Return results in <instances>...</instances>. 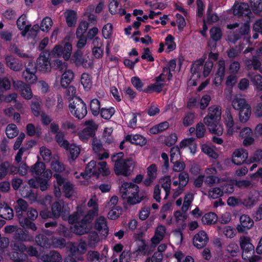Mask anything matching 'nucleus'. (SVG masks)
<instances>
[{
    "label": "nucleus",
    "instance_id": "69168bd1",
    "mask_svg": "<svg viewBox=\"0 0 262 262\" xmlns=\"http://www.w3.org/2000/svg\"><path fill=\"white\" fill-rule=\"evenodd\" d=\"M52 68L55 70H59V71H62L66 68V66L65 62H62V60L56 59L51 61V69Z\"/></svg>",
    "mask_w": 262,
    "mask_h": 262
},
{
    "label": "nucleus",
    "instance_id": "bf43d9fd",
    "mask_svg": "<svg viewBox=\"0 0 262 262\" xmlns=\"http://www.w3.org/2000/svg\"><path fill=\"white\" fill-rule=\"evenodd\" d=\"M112 30L113 25L111 23H107L103 27L102 33L105 39H108L111 37Z\"/></svg>",
    "mask_w": 262,
    "mask_h": 262
},
{
    "label": "nucleus",
    "instance_id": "393cba45",
    "mask_svg": "<svg viewBox=\"0 0 262 262\" xmlns=\"http://www.w3.org/2000/svg\"><path fill=\"white\" fill-rule=\"evenodd\" d=\"M37 245L43 248H50L52 245V239L43 234H39L34 237Z\"/></svg>",
    "mask_w": 262,
    "mask_h": 262
},
{
    "label": "nucleus",
    "instance_id": "79ce46f5",
    "mask_svg": "<svg viewBox=\"0 0 262 262\" xmlns=\"http://www.w3.org/2000/svg\"><path fill=\"white\" fill-rule=\"evenodd\" d=\"M251 115V106L244 108L243 110H240L239 112V119L241 122L245 123L249 119Z\"/></svg>",
    "mask_w": 262,
    "mask_h": 262
},
{
    "label": "nucleus",
    "instance_id": "cd10ccee",
    "mask_svg": "<svg viewBox=\"0 0 262 262\" xmlns=\"http://www.w3.org/2000/svg\"><path fill=\"white\" fill-rule=\"evenodd\" d=\"M71 60L77 67L85 64L87 60L83 57V52L81 50H77L72 56Z\"/></svg>",
    "mask_w": 262,
    "mask_h": 262
},
{
    "label": "nucleus",
    "instance_id": "8fccbe9b",
    "mask_svg": "<svg viewBox=\"0 0 262 262\" xmlns=\"http://www.w3.org/2000/svg\"><path fill=\"white\" fill-rule=\"evenodd\" d=\"M251 8L255 14H259L262 11V0H250Z\"/></svg>",
    "mask_w": 262,
    "mask_h": 262
},
{
    "label": "nucleus",
    "instance_id": "a878e982",
    "mask_svg": "<svg viewBox=\"0 0 262 262\" xmlns=\"http://www.w3.org/2000/svg\"><path fill=\"white\" fill-rule=\"evenodd\" d=\"M85 224L81 223V221L77 223L71 227L72 231L77 235H82L85 234H88L92 230V227L86 225Z\"/></svg>",
    "mask_w": 262,
    "mask_h": 262
},
{
    "label": "nucleus",
    "instance_id": "7c9ffc66",
    "mask_svg": "<svg viewBox=\"0 0 262 262\" xmlns=\"http://www.w3.org/2000/svg\"><path fill=\"white\" fill-rule=\"evenodd\" d=\"M161 183V186L165 191V196L164 199H166L170 192L171 177L170 176H167L163 177L160 180Z\"/></svg>",
    "mask_w": 262,
    "mask_h": 262
},
{
    "label": "nucleus",
    "instance_id": "f8f14e48",
    "mask_svg": "<svg viewBox=\"0 0 262 262\" xmlns=\"http://www.w3.org/2000/svg\"><path fill=\"white\" fill-rule=\"evenodd\" d=\"M13 86L16 91L20 93L21 96L26 99H30L32 97V92L29 85L21 81L13 82Z\"/></svg>",
    "mask_w": 262,
    "mask_h": 262
},
{
    "label": "nucleus",
    "instance_id": "680f3d73",
    "mask_svg": "<svg viewBox=\"0 0 262 262\" xmlns=\"http://www.w3.org/2000/svg\"><path fill=\"white\" fill-rule=\"evenodd\" d=\"M50 57H59L63 56V47L61 45H56L51 52H49Z\"/></svg>",
    "mask_w": 262,
    "mask_h": 262
},
{
    "label": "nucleus",
    "instance_id": "c03bdc74",
    "mask_svg": "<svg viewBox=\"0 0 262 262\" xmlns=\"http://www.w3.org/2000/svg\"><path fill=\"white\" fill-rule=\"evenodd\" d=\"M115 110L114 107L109 108L102 107L100 111L101 117L105 120H109L114 115Z\"/></svg>",
    "mask_w": 262,
    "mask_h": 262
},
{
    "label": "nucleus",
    "instance_id": "473e14b6",
    "mask_svg": "<svg viewBox=\"0 0 262 262\" xmlns=\"http://www.w3.org/2000/svg\"><path fill=\"white\" fill-rule=\"evenodd\" d=\"M17 244H15V247H16L17 250H18L20 252L26 251L27 253L31 256H36L38 255V251L36 248L32 246H26L24 244L20 243L19 246H17L16 245Z\"/></svg>",
    "mask_w": 262,
    "mask_h": 262
},
{
    "label": "nucleus",
    "instance_id": "2f4dec72",
    "mask_svg": "<svg viewBox=\"0 0 262 262\" xmlns=\"http://www.w3.org/2000/svg\"><path fill=\"white\" fill-rule=\"evenodd\" d=\"M88 260L91 262H106V257L97 251H90L88 253Z\"/></svg>",
    "mask_w": 262,
    "mask_h": 262
},
{
    "label": "nucleus",
    "instance_id": "7ed1b4c3",
    "mask_svg": "<svg viewBox=\"0 0 262 262\" xmlns=\"http://www.w3.org/2000/svg\"><path fill=\"white\" fill-rule=\"evenodd\" d=\"M121 196L127 199L128 204L135 205L141 202L145 198V196L139 193V186L132 182H124L119 187Z\"/></svg>",
    "mask_w": 262,
    "mask_h": 262
},
{
    "label": "nucleus",
    "instance_id": "0eeeda50",
    "mask_svg": "<svg viewBox=\"0 0 262 262\" xmlns=\"http://www.w3.org/2000/svg\"><path fill=\"white\" fill-rule=\"evenodd\" d=\"M51 211L53 217L56 220L61 216L63 220H66V215L68 211L63 200H59L53 202L51 205Z\"/></svg>",
    "mask_w": 262,
    "mask_h": 262
},
{
    "label": "nucleus",
    "instance_id": "0e129e2a",
    "mask_svg": "<svg viewBox=\"0 0 262 262\" xmlns=\"http://www.w3.org/2000/svg\"><path fill=\"white\" fill-rule=\"evenodd\" d=\"M224 194L223 192V190L220 187H214L212 189V190H210L208 192V196L210 198H211L213 199H215L219 198Z\"/></svg>",
    "mask_w": 262,
    "mask_h": 262
},
{
    "label": "nucleus",
    "instance_id": "4d7b16f0",
    "mask_svg": "<svg viewBox=\"0 0 262 262\" xmlns=\"http://www.w3.org/2000/svg\"><path fill=\"white\" fill-rule=\"evenodd\" d=\"M72 46L69 42H66L63 48V58L65 60H68L72 53Z\"/></svg>",
    "mask_w": 262,
    "mask_h": 262
},
{
    "label": "nucleus",
    "instance_id": "a18cd8bd",
    "mask_svg": "<svg viewBox=\"0 0 262 262\" xmlns=\"http://www.w3.org/2000/svg\"><path fill=\"white\" fill-rule=\"evenodd\" d=\"M250 105L248 104L245 99L243 98H236L233 100L232 106L236 110H242L244 108L248 107Z\"/></svg>",
    "mask_w": 262,
    "mask_h": 262
},
{
    "label": "nucleus",
    "instance_id": "f704fd0d",
    "mask_svg": "<svg viewBox=\"0 0 262 262\" xmlns=\"http://www.w3.org/2000/svg\"><path fill=\"white\" fill-rule=\"evenodd\" d=\"M97 171H95L94 174L98 177L101 174L102 176H107L110 174V171L107 166V163L105 161L99 162L97 163Z\"/></svg>",
    "mask_w": 262,
    "mask_h": 262
},
{
    "label": "nucleus",
    "instance_id": "ea45409f",
    "mask_svg": "<svg viewBox=\"0 0 262 262\" xmlns=\"http://www.w3.org/2000/svg\"><path fill=\"white\" fill-rule=\"evenodd\" d=\"M80 82L85 91L90 90L92 86L91 75L84 73L81 75Z\"/></svg>",
    "mask_w": 262,
    "mask_h": 262
},
{
    "label": "nucleus",
    "instance_id": "a19ab883",
    "mask_svg": "<svg viewBox=\"0 0 262 262\" xmlns=\"http://www.w3.org/2000/svg\"><path fill=\"white\" fill-rule=\"evenodd\" d=\"M90 108L93 115L97 116L101 108L99 100L96 98L92 99L90 103Z\"/></svg>",
    "mask_w": 262,
    "mask_h": 262
},
{
    "label": "nucleus",
    "instance_id": "4be33fe9",
    "mask_svg": "<svg viewBox=\"0 0 262 262\" xmlns=\"http://www.w3.org/2000/svg\"><path fill=\"white\" fill-rule=\"evenodd\" d=\"M13 238L15 241L18 242H33L34 240L33 235L29 234L27 230L22 229L15 231L13 234Z\"/></svg>",
    "mask_w": 262,
    "mask_h": 262
},
{
    "label": "nucleus",
    "instance_id": "603ef678",
    "mask_svg": "<svg viewBox=\"0 0 262 262\" xmlns=\"http://www.w3.org/2000/svg\"><path fill=\"white\" fill-rule=\"evenodd\" d=\"M52 169L56 172H62L65 170V166L58 160L52 161L51 164Z\"/></svg>",
    "mask_w": 262,
    "mask_h": 262
},
{
    "label": "nucleus",
    "instance_id": "423d86ee",
    "mask_svg": "<svg viewBox=\"0 0 262 262\" xmlns=\"http://www.w3.org/2000/svg\"><path fill=\"white\" fill-rule=\"evenodd\" d=\"M34 64L36 70L39 72H49L51 69V59L50 57L49 51L45 50L41 52L36 60V62Z\"/></svg>",
    "mask_w": 262,
    "mask_h": 262
},
{
    "label": "nucleus",
    "instance_id": "49530a36",
    "mask_svg": "<svg viewBox=\"0 0 262 262\" xmlns=\"http://www.w3.org/2000/svg\"><path fill=\"white\" fill-rule=\"evenodd\" d=\"M74 185L69 181H67L62 187V191L67 198H70L74 193Z\"/></svg>",
    "mask_w": 262,
    "mask_h": 262
},
{
    "label": "nucleus",
    "instance_id": "aec40b11",
    "mask_svg": "<svg viewBox=\"0 0 262 262\" xmlns=\"http://www.w3.org/2000/svg\"><path fill=\"white\" fill-rule=\"evenodd\" d=\"M225 74V63L224 59H220L217 65V70L215 74L214 84H220L223 80Z\"/></svg>",
    "mask_w": 262,
    "mask_h": 262
},
{
    "label": "nucleus",
    "instance_id": "dca6fc26",
    "mask_svg": "<svg viewBox=\"0 0 262 262\" xmlns=\"http://www.w3.org/2000/svg\"><path fill=\"white\" fill-rule=\"evenodd\" d=\"M240 224L237 225V229L238 232H244L251 229L254 225L253 220L246 214H243L239 217Z\"/></svg>",
    "mask_w": 262,
    "mask_h": 262
},
{
    "label": "nucleus",
    "instance_id": "f257e3e1",
    "mask_svg": "<svg viewBox=\"0 0 262 262\" xmlns=\"http://www.w3.org/2000/svg\"><path fill=\"white\" fill-rule=\"evenodd\" d=\"M50 132L55 135V140L58 145L70 152V158L72 160H76L80 152V149L75 144H70V142L65 139L66 133L62 131L59 128V124L55 122H53L50 126Z\"/></svg>",
    "mask_w": 262,
    "mask_h": 262
},
{
    "label": "nucleus",
    "instance_id": "338daca9",
    "mask_svg": "<svg viewBox=\"0 0 262 262\" xmlns=\"http://www.w3.org/2000/svg\"><path fill=\"white\" fill-rule=\"evenodd\" d=\"M206 132L205 125L202 122L198 123L196 125V137L198 138H202L204 137Z\"/></svg>",
    "mask_w": 262,
    "mask_h": 262
},
{
    "label": "nucleus",
    "instance_id": "3c124183",
    "mask_svg": "<svg viewBox=\"0 0 262 262\" xmlns=\"http://www.w3.org/2000/svg\"><path fill=\"white\" fill-rule=\"evenodd\" d=\"M174 40V37L171 34H168L165 38V43L168 52L172 51L176 48V43Z\"/></svg>",
    "mask_w": 262,
    "mask_h": 262
},
{
    "label": "nucleus",
    "instance_id": "72a5a7b5",
    "mask_svg": "<svg viewBox=\"0 0 262 262\" xmlns=\"http://www.w3.org/2000/svg\"><path fill=\"white\" fill-rule=\"evenodd\" d=\"M225 120V124L227 128V134L229 135H232L234 132L233 129L234 121L232 115L229 111H226V117Z\"/></svg>",
    "mask_w": 262,
    "mask_h": 262
},
{
    "label": "nucleus",
    "instance_id": "13d9d810",
    "mask_svg": "<svg viewBox=\"0 0 262 262\" xmlns=\"http://www.w3.org/2000/svg\"><path fill=\"white\" fill-rule=\"evenodd\" d=\"M194 114L193 113H187L183 118V125L184 126H188L192 125L194 122Z\"/></svg>",
    "mask_w": 262,
    "mask_h": 262
},
{
    "label": "nucleus",
    "instance_id": "ddd939ff",
    "mask_svg": "<svg viewBox=\"0 0 262 262\" xmlns=\"http://www.w3.org/2000/svg\"><path fill=\"white\" fill-rule=\"evenodd\" d=\"M240 246L242 249V257L244 259L248 258L249 254L253 253L254 246L251 243L250 237L244 236L240 241Z\"/></svg>",
    "mask_w": 262,
    "mask_h": 262
},
{
    "label": "nucleus",
    "instance_id": "f03ea898",
    "mask_svg": "<svg viewBox=\"0 0 262 262\" xmlns=\"http://www.w3.org/2000/svg\"><path fill=\"white\" fill-rule=\"evenodd\" d=\"M221 114L220 106H211L208 108V115L204 118V122L209 132L217 136L222 135L223 132V126L219 124Z\"/></svg>",
    "mask_w": 262,
    "mask_h": 262
},
{
    "label": "nucleus",
    "instance_id": "c85d7f7f",
    "mask_svg": "<svg viewBox=\"0 0 262 262\" xmlns=\"http://www.w3.org/2000/svg\"><path fill=\"white\" fill-rule=\"evenodd\" d=\"M18 221L20 226L25 229H31L32 231H35L37 229V227L33 222L34 221L29 220L26 216L19 217Z\"/></svg>",
    "mask_w": 262,
    "mask_h": 262
},
{
    "label": "nucleus",
    "instance_id": "c756f323",
    "mask_svg": "<svg viewBox=\"0 0 262 262\" xmlns=\"http://www.w3.org/2000/svg\"><path fill=\"white\" fill-rule=\"evenodd\" d=\"M67 25L70 27H74L77 21V13L73 10H68L66 12Z\"/></svg>",
    "mask_w": 262,
    "mask_h": 262
},
{
    "label": "nucleus",
    "instance_id": "a211bd4d",
    "mask_svg": "<svg viewBox=\"0 0 262 262\" xmlns=\"http://www.w3.org/2000/svg\"><path fill=\"white\" fill-rule=\"evenodd\" d=\"M5 61L7 66L13 71H20L23 68L21 60L12 55H7L5 57Z\"/></svg>",
    "mask_w": 262,
    "mask_h": 262
},
{
    "label": "nucleus",
    "instance_id": "de8ad7c7",
    "mask_svg": "<svg viewBox=\"0 0 262 262\" xmlns=\"http://www.w3.org/2000/svg\"><path fill=\"white\" fill-rule=\"evenodd\" d=\"M210 34L211 39L215 41H219L222 36V32L220 28L213 27L210 30Z\"/></svg>",
    "mask_w": 262,
    "mask_h": 262
},
{
    "label": "nucleus",
    "instance_id": "4468645a",
    "mask_svg": "<svg viewBox=\"0 0 262 262\" xmlns=\"http://www.w3.org/2000/svg\"><path fill=\"white\" fill-rule=\"evenodd\" d=\"M248 157V152L242 148L236 149L232 154V162L236 165H241L246 162Z\"/></svg>",
    "mask_w": 262,
    "mask_h": 262
},
{
    "label": "nucleus",
    "instance_id": "58836bf2",
    "mask_svg": "<svg viewBox=\"0 0 262 262\" xmlns=\"http://www.w3.org/2000/svg\"><path fill=\"white\" fill-rule=\"evenodd\" d=\"M164 86V83H158L156 82L148 85L146 89L143 90V92L147 94H150L152 92L160 93L162 91Z\"/></svg>",
    "mask_w": 262,
    "mask_h": 262
},
{
    "label": "nucleus",
    "instance_id": "09e8293b",
    "mask_svg": "<svg viewBox=\"0 0 262 262\" xmlns=\"http://www.w3.org/2000/svg\"><path fill=\"white\" fill-rule=\"evenodd\" d=\"M249 76L254 85L255 86L256 90L258 92L262 91V76L257 74L253 77H250V74H249Z\"/></svg>",
    "mask_w": 262,
    "mask_h": 262
},
{
    "label": "nucleus",
    "instance_id": "412c9836",
    "mask_svg": "<svg viewBox=\"0 0 262 262\" xmlns=\"http://www.w3.org/2000/svg\"><path fill=\"white\" fill-rule=\"evenodd\" d=\"M14 208L18 219H19V217L25 216L24 214L29 208L28 204L25 200L20 198L14 204Z\"/></svg>",
    "mask_w": 262,
    "mask_h": 262
},
{
    "label": "nucleus",
    "instance_id": "1a4fd4ad",
    "mask_svg": "<svg viewBox=\"0 0 262 262\" xmlns=\"http://www.w3.org/2000/svg\"><path fill=\"white\" fill-rule=\"evenodd\" d=\"M37 70L34 67V62L32 60H30L25 66V70L23 72V77L29 84L35 83L37 78L36 75Z\"/></svg>",
    "mask_w": 262,
    "mask_h": 262
},
{
    "label": "nucleus",
    "instance_id": "9d476101",
    "mask_svg": "<svg viewBox=\"0 0 262 262\" xmlns=\"http://www.w3.org/2000/svg\"><path fill=\"white\" fill-rule=\"evenodd\" d=\"M45 164L37 161L31 166L30 169V172L32 174H36V176H40L41 173H43L42 178L47 179L49 181L52 176V172L50 169L45 170Z\"/></svg>",
    "mask_w": 262,
    "mask_h": 262
},
{
    "label": "nucleus",
    "instance_id": "4c0bfd02",
    "mask_svg": "<svg viewBox=\"0 0 262 262\" xmlns=\"http://www.w3.org/2000/svg\"><path fill=\"white\" fill-rule=\"evenodd\" d=\"M217 220L216 213L210 212L206 213L202 217V222L206 225H213L215 224Z\"/></svg>",
    "mask_w": 262,
    "mask_h": 262
},
{
    "label": "nucleus",
    "instance_id": "6e6d98bb",
    "mask_svg": "<svg viewBox=\"0 0 262 262\" xmlns=\"http://www.w3.org/2000/svg\"><path fill=\"white\" fill-rule=\"evenodd\" d=\"M95 213L93 211H90L86 214L81 220V223L85 224L84 225H89L92 227V222L94 219Z\"/></svg>",
    "mask_w": 262,
    "mask_h": 262
},
{
    "label": "nucleus",
    "instance_id": "bb28decb",
    "mask_svg": "<svg viewBox=\"0 0 262 262\" xmlns=\"http://www.w3.org/2000/svg\"><path fill=\"white\" fill-rule=\"evenodd\" d=\"M74 77V73L71 70H66L62 74L60 80V84L62 88H67Z\"/></svg>",
    "mask_w": 262,
    "mask_h": 262
},
{
    "label": "nucleus",
    "instance_id": "f3484780",
    "mask_svg": "<svg viewBox=\"0 0 262 262\" xmlns=\"http://www.w3.org/2000/svg\"><path fill=\"white\" fill-rule=\"evenodd\" d=\"M94 228L101 235L107 236L108 233V227L106 218L103 216H99L95 221Z\"/></svg>",
    "mask_w": 262,
    "mask_h": 262
},
{
    "label": "nucleus",
    "instance_id": "37998d69",
    "mask_svg": "<svg viewBox=\"0 0 262 262\" xmlns=\"http://www.w3.org/2000/svg\"><path fill=\"white\" fill-rule=\"evenodd\" d=\"M6 134L9 139L15 137L18 134L16 125L13 123L8 124L6 129Z\"/></svg>",
    "mask_w": 262,
    "mask_h": 262
},
{
    "label": "nucleus",
    "instance_id": "2eb2a0df",
    "mask_svg": "<svg viewBox=\"0 0 262 262\" xmlns=\"http://www.w3.org/2000/svg\"><path fill=\"white\" fill-rule=\"evenodd\" d=\"M208 237L206 232L203 230L200 231L193 238V244L198 249H202L206 246L208 242Z\"/></svg>",
    "mask_w": 262,
    "mask_h": 262
},
{
    "label": "nucleus",
    "instance_id": "864d4df0",
    "mask_svg": "<svg viewBox=\"0 0 262 262\" xmlns=\"http://www.w3.org/2000/svg\"><path fill=\"white\" fill-rule=\"evenodd\" d=\"M52 20L50 17H45L41 21L40 24L41 30L47 32L52 27Z\"/></svg>",
    "mask_w": 262,
    "mask_h": 262
},
{
    "label": "nucleus",
    "instance_id": "39448f33",
    "mask_svg": "<svg viewBox=\"0 0 262 262\" xmlns=\"http://www.w3.org/2000/svg\"><path fill=\"white\" fill-rule=\"evenodd\" d=\"M71 114L78 120L84 118L87 113V106L83 100L79 97H75L69 105Z\"/></svg>",
    "mask_w": 262,
    "mask_h": 262
},
{
    "label": "nucleus",
    "instance_id": "9b49d317",
    "mask_svg": "<svg viewBox=\"0 0 262 262\" xmlns=\"http://www.w3.org/2000/svg\"><path fill=\"white\" fill-rule=\"evenodd\" d=\"M232 11L234 15L238 17L248 16L250 17L251 14V10L249 8V5L248 3H236L235 2L232 7V9L230 10Z\"/></svg>",
    "mask_w": 262,
    "mask_h": 262
},
{
    "label": "nucleus",
    "instance_id": "c9c22d12",
    "mask_svg": "<svg viewBox=\"0 0 262 262\" xmlns=\"http://www.w3.org/2000/svg\"><path fill=\"white\" fill-rule=\"evenodd\" d=\"M16 25L20 30H23V33H27L30 29L31 25L26 24V16L21 15L17 20Z\"/></svg>",
    "mask_w": 262,
    "mask_h": 262
},
{
    "label": "nucleus",
    "instance_id": "5701e85b",
    "mask_svg": "<svg viewBox=\"0 0 262 262\" xmlns=\"http://www.w3.org/2000/svg\"><path fill=\"white\" fill-rule=\"evenodd\" d=\"M14 213L13 209L5 202L0 203V217L6 220L13 219Z\"/></svg>",
    "mask_w": 262,
    "mask_h": 262
},
{
    "label": "nucleus",
    "instance_id": "6e6552de",
    "mask_svg": "<svg viewBox=\"0 0 262 262\" xmlns=\"http://www.w3.org/2000/svg\"><path fill=\"white\" fill-rule=\"evenodd\" d=\"M84 125L86 126L79 133V138L82 141H87L90 138L94 137L97 129V126L92 120L86 121Z\"/></svg>",
    "mask_w": 262,
    "mask_h": 262
},
{
    "label": "nucleus",
    "instance_id": "774afa93",
    "mask_svg": "<svg viewBox=\"0 0 262 262\" xmlns=\"http://www.w3.org/2000/svg\"><path fill=\"white\" fill-rule=\"evenodd\" d=\"M24 215L26 216V218H28L29 220L34 221L37 217L38 213L36 209L30 207L28 208Z\"/></svg>",
    "mask_w": 262,
    "mask_h": 262
},
{
    "label": "nucleus",
    "instance_id": "5fc2aeb1",
    "mask_svg": "<svg viewBox=\"0 0 262 262\" xmlns=\"http://www.w3.org/2000/svg\"><path fill=\"white\" fill-rule=\"evenodd\" d=\"M133 144L143 146L147 143L146 139L143 136L139 134H136L133 136Z\"/></svg>",
    "mask_w": 262,
    "mask_h": 262
},
{
    "label": "nucleus",
    "instance_id": "052dcab7",
    "mask_svg": "<svg viewBox=\"0 0 262 262\" xmlns=\"http://www.w3.org/2000/svg\"><path fill=\"white\" fill-rule=\"evenodd\" d=\"M204 63V59L203 58H200L195 61V62L191 65L190 69L191 73L193 74L198 73L200 70V67L203 65Z\"/></svg>",
    "mask_w": 262,
    "mask_h": 262
},
{
    "label": "nucleus",
    "instance_id": "20e7f679",
    "mask_svg": "<svg viewBox=\"0 0 262 262\" xmlns=\"http://www.w3.org/2000/svg\"><path fill=\"white\" fill-rule=\"evenodd\" d=\"M134 162L130 158H120L116 160L114 171L117 176H129L134 167Z\"/></svg>",
    "mask_w": 262,
    "mask_h": 262
},
{
    "label": "nucleus",
    "instance_id": "e2e57ef3",
    "mask_svg": "<svg viewBox=\"0 0 262 262\" xmlns=\"http://www.w3.org/2000/svg\"><path fill=\"white\" fill-rule=\"evenodd\" d=\"M31 108L34 115L38 117L40 115L41 105L38 100L32 101L31 104Z\"/></svg>",
    "mask_w": 262,
    "mask_h": 262
},
{
    "label": "nucleus",
    "instance_id": "6ab92c4d",
    "mask_svg": "<svg viewBox=\"0 0 262 262\" xmlns=\"http://www.w3.org/2000/svg\"><path fill=\"white\" fill-rule=\"evenodd\" d=\"M28 184L31 187L34 188H39L42 191L46 190L49 187L48 180L39 177H37L35 179H30Z\"/></svg>",
    "mask_w": 262,
    "mask_h": 262
},
{
    "label": "nucleus",
    "instance_id": "e433bc0d",
    "mask_svg": "<svg viewBox=\"0 0 262 262\" xmlns=\"http://www.w3.org/2000/svg\"><path fill=\"white\" fill-rule=\"evenodd\" d=\"M169 126V124L167 121L162 122L151 127L149 132L151 134H157L166 130Z\"/></svg>",
    "mask_w": 262,
    "mask_h": 262
},
{
    "label": "nucleus",
    "instance_id": "b1692460",
    "mask_svg": "<svg viewBox=\"0 0 262 262\" xmlns=\"http://www.w3.org/2000/svg\"><path fill=\"white\" fill-rule=\"evenodd\" d=\"M41 259L43 262H62V258L60 254L54 250L42 255Z\"/></svg>",
    "mask_w": 262,
    "mask_h": 262
}]
</instances>
